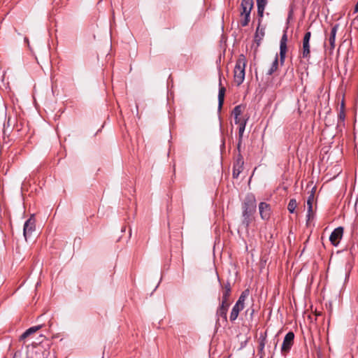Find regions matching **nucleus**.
Listing matches in <instances>:
<instances>
[{
	"label": "nucleus",
	"mask_w": 358,
	"mask_h": 358,
	"mask_svg": "<svg viewBox=\"0 0 358 358\" xmlns=\"http://www.w3.org/2000/svg\"><path fill=\"white\" fill-rule=\"evenodd\" d=\"M242 224L248 229L253 221V215L256 213L257 201L252 194H248L243 203Z\"/></svg>",
	"instance_id": "1"
},
{
	"label": "nucleus",
	"mask_w": 358,
	"mask_h": 358,
	"mask_svg": "<svg viewBox=\"0 0 358 358\" xmlns=\"http://www.w3.org/2000/svg\"><path fill=\"white\" fill-rule=\"evenodd\" d=\"M245 64V57L243 55H241L234 68V81L237 85H240L244 81Z\"/></svg>",
	"instance_id": "2"
},
{
	"label": "nucleus",
	"mask_w": 358,
	"mask_h": 358,
	"mask_svg": "<svg viewBox=\"0 0 358 358\" xmlns=\"http://www.w3.org/2000/svg\"><path fill=\"white\" fill-rule=\"evenodd\" d=\"M247 292L248 290L242 292L238 301L233 306L229 315V320L231 322H234L237 319L239 313L244 308V303L247 296Z\"/></svg>",
	"instance_id": "3"
},
{
	"label": "nucleus",
	"mask_w": 358,
	"mask_h": 358,
	"mask_svg": "<svg viewBox=\"0 0 358 358\" xmlns=\"http://www.w3.org/2000/svg\"><path fill=\"white\" fill-rule=\"evenodd\" d=\"M294 334L292 331H289L285 335L281 347L282 354L286 355L289 352L294 343Z\"/></svg>",
	"instance_id": "4"
},
{
	"label": "nucleus",
	"mask_w": 358,
	"mask_h": 358,
	"mask_svg": "<svg viewBox=\"0 0 358 358\" xmlns=\"http://www.w3.org/2000/svg\"><path fill=\"white\" fill-rule=\"evenodd\" d=\"M36 224H35V219L33 215H31L24 224L23 228V234L25 239H27V237L30 236L31 234L35 231Z\"/></svg>",
	"instance_id": "5"
},
{
	"label": "nucleus",
	"mask_w": 358,
	"mask_h": 358,
	"mask_svg": "<svg viewBox=\"0 0 358 358\" xmlns=\"http://www.w3.org/2000/svg\"><path fill=\"white\" fill-rule=\"evenodd\" d=\"M222 298H221V303L229 304L231 305V302L229 301V297L231 296V284L229 281L224 283L222 285Z\"/></svg>",
	"instance_id": "6"
},
{
	"label": "nucleus",
	"mask_w": 358,
	"mask_h": 358,
	"mask_svg": "<svg viewBox=\"0 0 358 358\" xmlns=\"http://www.w3.org/2000/svg\"><path fill=\"white\" fill-rule=\"evenodd\" d=\"M343 227H338L331 232L329 236V241L333 245L337 246L339 244L343 237Z\"/></svg>",
	"instance_id": "7"
},
{
	"label": "nucleus",
	"mask_w": 358,
	"mask_h": 358,
	"mask_svg": "<svg viewBox=\"0 0 358 358\" xmlns=\"http://www.w3.org/2000/svg\"><path fill=\"white\" fill-rule=\"evenodd\" d=\"M259 211L260 217L264 220H268L271 215V208L270 204L266 202H261L259 204Z\"/></svg>",
	"instance_id": "8"
},
{
	"label": "nucleus",
	"mask_w": 358,
	"mask_h": 358,
	"mask_svg": "<svg viewBox=\"0 0 358 358\" xmlns=\"http://www.w3.org/2000/svg\"><path fill=\"white\" fill-rule=\"evenodd\" d=\"M230 305L220 303L216 311L217 320L222 318L224 322H227V312Z\"/></svg>",
	"instance_id": "9"
},
{
	"label": "nucleus",
	"mask_w": 358,
	"mask_h": 358,
	"mask_svg": "<svg viewBox=\"0 0 358 358\" xmlns=\"http://www.w3.org/2000/svg\"><path fill=\"white\" fill-rule=\"evenodd\" d=\"M287 36L286 33H285L280 39V57L281 64L284 63V61L285 59V55H286V52H287Z\"/></svg>",
	"instance_id": "10"
},
{
	"label": "nucleus",
	"mask_w": 358,
	"mask_h": 358,
	"mask_svg": "<svg viewBox=\"0 0 358 358\" xmlns=\"http://www.w3.org/2000/svg\"><path fill=\"white\" fill-rule=\"evenodd\" d=\"M254 1L253 0H242L241 7L242 9L241 16L243 15H250L251 10L253 8Z\"/></svg>",
	"instance_id": "11"
},
{
	"label": "nucleus",
	"mask_w": 358,
	"mask_h": 358,
	"mask_svg": "<svg viewBox=\"0 0 358 358\" xmlns=\"http://www.w3.org/2000/svg\"><path fill=\"white\" fill-rule=\"evenodd\" d=\"M243 158H237L234 164L233 177L237 178L243 169Z\"/></svg>",
	"instance_id": "12"
},
{
	"label": "nucleus",
	"mask_w": 358,
	"mask_h": 358,
	"mask_svg": "<svg viewBox=\"0 0 358 358\" xmlns=\"http://www.w3.org/2000/svg\"><path fill=\"white\" fill-rule=\"evenodd\" d=\"M220 87H219V92H218V111H220L222 110L223 103H224V94H225V87L222 86L221 83V78L220 77V83H219Z\"/></svg>",
	"instance_id": "13"
},
{
	"label": "nucleus",
	"mask_w": 358,
	"mask_h": 358,
	"mask_svg": "<svg viewBox=\"0 0 358 358\" xmlns=\"http://www.w3.org/2000/svg\"><path fill=\"white\" fill-rule=\"evenodd\" d=\"M43 324H39L29 328L20 336V341H23L27 337H29L30 335L36 333L37 331L41 329L43 327Z\"/></svg>",
	"instance_id": "14"
},
{
	"label": "nucleus",
	"mask_w": 358,
	"mask_h": 358,
	"mask_svg": "<svg viewBox=\"0 0 358 358\" xmlns=\"http://www.w3.org/2000/svg\"><path fill=\"white\" fill-rule=\"evenodd\" d=\"M339 25L338 24L334 25L331 29L330 36L329 37V43L330 44L331 49H334L335 48V41H336V35L337 31L338 29Z\"/></svg>",
	"instance_id": "15"
},
{
	"label": "nucleus",
	"mask_w": 358,
	"mask_h": 358,
	"mask_svg": "<svg viewBox=\"0 0 358 358\" xmlns=\"http://www.w3.org/2000/svg\"><path fill=\"white\" fill-rule=\"evenodd\" d=\"M266 343V332L261 334L259 336V354L262 355L264 353V347Z\"/></svg>",
	"instance_id": "16"
},
{
	"label": "nucleus",
	"mask_w": 358,
	"mask_h": 358,
	"mask_svg": "<svg viewBox=\"0 0 358 358\" xmlns=\"http://www.w3.org/2000/svg\"><path fill=\"white\" fill-rule=\"evenodd\" d=\"M310 41L303 39V57L308 58L310 57Z\"/></svg>",
	"instance_id": "17"
},
{
	"label": "nucleus",
	"mask_w": 358,
	"mask_h": 358,
	"mask_svg": "<svg viewBox=\"0 0 358 358\" xmlns=\"http://www.w3.org/2000/svg\"><path fill=\"white\" fill-rule=\"evenodd\" d=\"M278 55H276L275 59L273 62L271 66L268 69L266 74L268 76H271L278 69Z\"/></svg>",
	"instance_id": "18"
},
{
	"label": "nucleus",
	"mask_w": 358,
	"mask_h": 358,
	"mask_svg": "<svg viewBox=\"0 0 358 358\" xmlns=\"http://www.w3.org/2000/svg\"><path fill=\"white\" fill-rule=\"evenodd\" d=\"M244 108L245 106L243 105H238L235 106L232 111V115H234V117L236 118L237 117H239L242 114Z\"/></svg>",
	"instance_id": "19"
},
{
	"label": "nucleus",
	"mask_w": 358,
	"mask_h": 358,
	"mask_svg": "<svg viewBox=\"0 0 358 358\" xmlns=\"http://www.w3.org/2000/svg\"><path fill=\"white\" fill-rule=\"evenodd\" d=\"M264 8H265L264 7H257V13L259 17V25L256 30L255 38H257L259 36V26L261 24V21H262L261 18L263 17Z\"/></svg>",
	"instance_id": "20"
},
{
	"label": "nucleus",
	"mask_w": 358,
	"mask_h": 358,
	"mask_svg": "<svg viewBox=\"0 0 358 358\" xmlns=\"http://www.w3.org/2000/svg\"><path fill=\"white\" fill-rule=\"evenodd\" d=\"M296 206H297V203H296V199H292L289 201V203L287 206V209L290 213H293L294 212Z\"/></svg>",
	"instance_id": "21"
},
{
	"label": "nucleus",
	"mask_w": 358,
	"mask_h": 358,
	"mask_svg": "<svg viewBox=\"0 0 358 358\" xmlns=\"http://www.w3.org/2000/svg\"><path fill=\"white\" fill-rule=\"evenodd\" d=\"M344 107H345V105H344V102L343 101L341 103V111L339 112L338 115L339 122H343L345 120V112H344Z\"/></svg>",
	"instance_id": "22"
},
{
	"label": "nucleus",
	"mask_w": 358,
	"mask_h": 358,
	"mask_svg": "<svg viewBox=\"0 0 358 358\" xmlns=\"http://www.w3.org/2000/svg\"><path fill=\"white\" fill-rule=\"evenodd\" d=\"M313 198H314V195H313V194H311L307 200V205H308V217H310V213L312 212V208H313L312 203L313 201Z\"/></svg>",
	"instance_id": "23"
},
{
	"label": "nucleus",
	"mask_w": 358,
	"mask_h": 358,
	"mask_svg": "<svg viewBox=\"0 0 358 358\" xmlns=\"http://www.w3.org/2000/svg\"><path fill=\"white\" fill-rule=\"evenodd\" d=\"M245 124H246V120H243L241 122V123H240L239 128H238V134H239L240 139L242 138L243 134L245 131Z\"/></svg>",
	"instance_id": "24"
},
{
	"label": "nucleus",
	"mask_w": 358,
	"mask_h": 358,
	"mask_svg": "<svg viewBox=\"0 0 358 358\" xmlns=\"http://www.w3.org/2000/svg\"><path fill=\"white\" fill-rule=\"evenodd\" d=\"M243 16H244V18L241 20V24L242 27H245L250 22V15H243Z\"/></svg>",
	"instance_id": "25"
},
{
	"label": "nucleus",
	"mask_w": 358,
	"mask_h": 358,
	"mask_svg": "<svg viewBox=\"0 0 358 358\" xmlns=\"http://www.w3.org/2000/svg\"><path fill=\"white\" fill-rule=\"evenodd\" d=\"M267 3L266 0H257V7H264L266 6Z\"/></svg>",
	"instance_id": "26"
},
{
	"label": "nucleus",
	"mask_w": 358,
	"mask_h": 358,
	"mask_svg": "<svg viewBox=\"0 0 358 358\" xmlns=\"http://www.w3.org/2000/svg\"><path fill=\"white\" fill-rule=\"evenodd\" d=\"M310 37H311V33H310V31H307V32L305 34V35H304L303 39H306V40L310 41Z\"/></svg>",
	"instance_id": "27"
},
{
	"label": "nucleus",
	"mask_w": 358,
	"mask_h": 358,
	"mask_svg": "<svg viewBox=\"0 0 358 358\" xmlns=\"http://www.w3.org/2000/svg\"><path fill=\"white\" fill-rule=\"evenodd\" d=\"M242 121H241L239 117H237L236 118H234V122L235 124H239L241 123Z\"/></svg>",
	"instance_id": "28"
},
{
	"label": "nucleus",
	"mask_w": 358,
	"mask_h": 358,
	"mask_svg": "<svg viewBox=\"0 0 358 358\" xmlns=\"http://www.w3.org/2000/svg\"><path fill=\"white\" fill-rule=\"evenodd\" d=\"M20 354L21 353L20 352H15L13 358H19L20 357Z\"/></svg>",
	"instance_id": "29"
},
{
	"label": "nucleus",
	"mask_w": 358,
	"mask_h": 358,
	"mask_svg": "<svg viewBox=\"0 0 358 358\" xmlns=\"http://www.w3.org/2000/svg\"><path fill=\"white\" fill-rule=\"evenodd\" d=\"M355 13H357L358 12V1L357 2V3L355 4V10H354Z\"/></svg>",
	"instance_id": "30"
},
{
	"label": "nucleus",
	"mask_w": 358,
	"mask_h": 358,
	"mask_svg": "<svg viewBox=\"0 0 358 358\" xmlns=\"http://www.w3.org/2000/svg\"><path fill=\"white\" fill-rule=\"evenodd\" d=\"M259 34H261L262 36H264V31L262 30H261V31L259 32Z\"/></svg>",
	"instance_id": "31"
},
{
	"label": "nucleus",
	"mask_w": 358,
	"mask_h": 358,
	"mask_svg": "<svg viewBox=\"0 0 358 358\" xmlns=\"http://www.w3.org/2000/svg\"><path fill=\"white\" fill-rule=\"evenodd\" d=\"M259 34H261L262 36H264V31L262 30H261V31L259 32Z\"/></svg>",
	"instance_id": "32"
},
{
	"label": "nucleus",
	"mask_w": 358,
	"mask_h": 358,
	"mask_svg": "<svg viewBox=\"0 0 358 358\" xmlns=\"http://www.w3.org/2000/svg\"><path fill=\"white\" fill-rule=\"evenodd\" d=\"M24 41L28 42V39L27 38H24Z\"/></svg>",
	"instance_id": "33"
},
{
	"label": "nucleus",
	"mask_w": 358,
	"mask_h": 358,
	"mask_svg": "<svg viewBox=\"0 0 358 358\" xmlns=\"http://www.w3.org/2000/svg\"><path fill=\"white\" fill-rule=\"evenodd\" d=\"M102 358H103V357H102Z\"/></svg>",
	"instance_id": "34"
}]
</instances>
